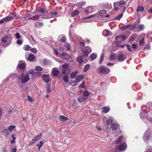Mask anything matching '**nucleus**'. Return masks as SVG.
Returning a JSON list of instances; mask_svg holds the SVG:
<instances>
[{"instance_id": "obj_1", "label": "nucleus", "mask_w": 152, "mask_h": 152, "mask_svg": "<svg viewBox=\"0 0 152 152\" xmlns=\"http://www.w3.org/2000/svg\"><path fill=\"white\" fill-rule=\"evenodd\" d=\"M147 105V106H143L142 107V111L140 114V117L142 119L145 118L152 123V118L148 117L147 112L146 111L148 109L150 113L152 114V104L151 102H148Z\"/></svg>"}, {"instance_id": "obj_2", "label": "nucleus", "mask_w": 152, "mask_h": 152, "mask_svg": "<svg viewBox=\"0 0 152 152\" xmlns=\"http://www.w3.org/2000/svg\"><path fill=\"white\" fill-rule=\"evenodd\" d=\"M125 141V138L124 136H120L115 141V143L116 144H118L121 142H123L120 143L119 145V149L120 151H122L126 150V148L127 145L126 143L124 142Z\"/></svg>"}, {"instance_id": "obj_3", "label": "nucleus", "mask_w": 152, "mask_h": 152, "mask_svg": "<svg viewBox=\"0 0 152 152\" xmlns=\"http://www.w3.org/2000/svg\"><path fill=\"white\" fill-rule=\"evenodd\" d=\"M18 81L21 83L27 82L30 80L29 74L28 73H22L18 77Z\"/></svg>"}, {"instance_id": "obj_4", "label": "nucleus", "mask_w": 152, "mask_h": 152, "mask_svg": "<svg viewBox=\"0 0 152 152\" xmlns=\"http://www.w3.org/2000/svg\"><path fill=\"white\" fill-rule=\"evenodd\" d=\"M125 4V2L123 0H121L119 2H115L114 4V8L113 10L117 11L120 10L122 7L124 9V11L125 10L126 8L124 5Z\"/></svg>"}, {"instance_id": "obj_5", "label": "nucleus", "mask_w": 152, "mask_h": 152, "mask_svg": "<svg viewBox=\"0 0 152 152\" xmlns=\"http://www.w3.org/2000/svg\"><path fill=\"white\" fill-rule=\"evenodd\" d=\"M38 12H40L42 13L41 16L43 17L44 18H49L50 17L48 15V14L47 11L45 8L42 7H39L37 9Z\"/></svg>"}, {"instance_id": "obj_6", "label": "nucleus", "mask_w": 152, "mask_h": 152, "mask_svg": "<svg viewBox=\"0 0 152 152\" xmlns=\"http://www.w3.org/2000/svg\"><path fill=\"white\" fill-rule=\"evenodd\" d=\"M99 73L106 75L110 71V69L108 67L103 66H99L97 69Z\"/></svg>"}, {"instance_id": "obj_7", "label": "nucleus", "mask_w": 152, "mask_h": 152, "mask_svg": "<svg viewBox=\"0 0 152 152\" xmlns=\"http://www.w3.org/2000/svg\"><path fill=\"white\" fill-rule=\"evenodd\" d=\"M1 41L4 43L7 42V44H5L4 47H6L10 45L12 42V38L10 36H5L1 38Z\"/></svg>"}, {"instance_id": "obj_8", "label": "nucleus", "mask_w": 152, "mask_h": 152, "mask_svg": "<svg viewBox=\"0 0 152 152\" xmlns=\"http://www.w3.org/2000/svg\"><path fill=\"white\" fill-rule=\"evenodd\" d=\"M151 137L150 131L149 129H147L145 132L143 136V139L144 142H147L150 140Z\"/></svg>"}, {"instance_id": "obj_9", "label": "nucleus", "mask_w": 152, "mask_h": 152, "mask_svg": "<svg viewBox=\"0 0 152 152\" xmlns=\"http://www.w3.org/2000/svg\"><path fill=\"white\" fill-rule=\"evenodd\" d=\"M82 50L83 53V56H87L92 51L91 48L89 46H86L82 50V48L81 49Z\"/></svg>"}, {"instance_id": "obj_10", "label": "nucleus", "mask_w": 152, "mask_h": 152, "mask_svg": "<svg viewBox=\"0 0 152 152\" xmlns=\"http://www.w3.org/2000/svg\"><path fill=\"white\" fill-rule=\"evenodd\" d=\"M119 127L120 126L117 123H112L111 125V128L113 131V133L114 134L115 131V132H116V131L119 129Z\"/></svg>"}, {"instance_id": "obj_11", "label": "nucleus", "mask_w": 152, "mask_h": 152, "mask_svg": "<svg viewBox=\"0 0 152 152\" xmlns=\"http://www.w3.org/2000/svg\"><path fill=\"white\" fill-rule=\"evenodd\" d=\"M114 118L112 117H109L108 118H107L106 120V124L108 127L110 125H112V123H113V122L114 121Z\"/></svg>"}, {"instance_id": "obj_12", "label": "nucleus", "mask_w": 152, "mask_h": 152, "mask_svg": "<svg viewBox=\"0 0 152 152\" xmlns=\"http://www.w3.org/2000/svg\"><path fill=\"white\" fill-rule=\"evenodd\" d=\"M60 57L62 59L65 60H69L70 58L69 55L66 53H64L60 55Z\"/></svg>"}, {"instance_id": "obj_13", "label": "nucleus", "mask_w": 152, "mask_h": 152, "mask_svg": "<svg viewBox=\"0 0 152 152\" xmlns=\"http://www.w3.org/2000/svg\"><path fill=\"white\" fill-rule=\"evenodd\" d=\"M42 78L44 81L47 83L50 81L49 76L48 75H43L42 76Z\"/></svg>"}, {"instance_id": "obj_14", "label": "nucleus", "mask_w": 152, "mask_h": 152, "mask_svg": "<svg viewBox=\"0 0 152 152\" xmlns=\"http://www.w3.org/2000/svg\"><path fill=\"white\" fill-rule=\"evenodd\" d=\"M18 66L20 69H23L25 67V64L24 61H20L19 62Z\"/></svg>"}, {"instance_id": "obj_15", "label": "nucleus", "mask_w": 152, "mask_h": 152, "mask_svg": "<svg viewBox=\"0 0 152 152\" xmlns=\"http://www.w3.org/2000/svg\"><path fill=\"white\" fill-rule=\"evenodd\" d=\"M84 78V76L83 75H78L76 76L75 79L76 80V81L77 82H78Z\"/></svg>"}, {"instance_id": "obj_16", "label": "nucleus", "mask_w": 152, "mask_h": 152, "mask_svg": "<svg viewBox=\"0 0 152 152\" xmlns=\"http://www.w3.org/2000/svg\"><path fill=\"white\" fill-rule=\"evenodd\" d=\"M103 34L105 36H111L112 34V33L107 30H105L103 31Z\"/></svg>"}, {"instance_id": "obj_17", "label": "nucleus", "mask_w": 152, "mask_h": 152, "mask_svg": "<svg viewBox=\"0 0 152 152\" xmlns=\"http://www.w3.org/2000/svg\"><path fill=\"white\" fill-rule=\"evenodd\" d=\"M72 39L73 41L77 42L82 40V38L80 37L78 35H76L75 37V38L73 39V38H72Z\"/></svg>"}, {"instance_id": "obj_18", "label": "nucleus", "mask_w": 152, "mask_h": 152, "mask_svg": "<svg viewBox=\"0 0 152 152\" xmlns=\"http://www.w3.org/2000/svg\"><path fill=\"white\" fill-rule=\"evenodd\" d=\"M107 13V12L104 10H100L99 12L98 15L102 18L104 17Z\"/></svg>"}, {"instance_id": "obj_19", "label": "nucleus", "mask_w": 152, "mask_h": 152, "mask_svg": "<svg viewBox=\"0 0 152 152\" xmlns=\"http://www.w3.org/2000/svg\"><path fill=\"white\" fill-rule=\"evenodd\" d=\"M43 23L42 22L37 21L34 23V26L36 27L41 28L43 26Z\"/></svg>"}, {"instance_id": "obj_20", "label": "nucleus", "mask_w": 152, "mask_h": 152, "mask_svg": "<svg viewBox=\"0 0 152 152\" xmlns=\"http://www.w3.org/2000/svg\"><path fill=\"white\" fill-rule=\"evenodd\" d=\"M93 11V8L91 6H89L87 7L85 10V12L87 13H91Z\"/></svg>"}, {"instance_id": "obj_21", "label": "nucleus", "mask_w": 152, "mask_h": 152, "mask_svg": "<svg viewBox=\"0 0 152 152\" xmlns=\"http://www.w3.org/2000/svg\"><path fill=\"white\" fill-rule=\"evenodd\" d=\"M87 98V97H85L84 96H82L78 97L77 99L79 102H82L85 101Z\"/></svg>"}, {"instance_id": "obj_22", "label": "nucleus", "mask_w": 152, "mask_h": 152, "mask_svg": "<svg viewBox=\"0 0 152 152\" xmlns=\"http://www.w3.org/2000/svg\"><path fill=\"white\" fill-rule=\"evenodd\" d=\"M125 59L124 55L122 54H120L118 58V60L121 61H123Z\"/></svg>"}, {"instance_id": "obj_23", "label": "nucleus", "mask_w": 152, "mask_h": 152, "mask_svg": "<svg viewBox=\"0 0 152 152\" xmlns=\"http://www.w3.org/2000/svg\"><path fill=\"white\" fill-rule=\"evenodd\" d=\"M145 26L143 24H140L139 25L138 27L137 28V29H138V31H142L144 30Z\"/></svg>"}, {"instance_id": "obj_24", "label": "nucleus", "mask_w": 152, "mask_h": 152, "mask_svg": "<svg viewBox=\"0 0 152 152\" xmlns=\"http://www.w3.org/2000/svg\"><path fill=\"white\" fill-rule=\"evenodd\" d=\"M102 111L104 113H107L109 112L110 110V108L108 107L105 106L102 109Z\"/></svg>"}, {"instance_id": "obj_25", "label": "nucleus", "mask_w": 152, "mask_h": 152, "mask_svg": "<svg viewBox=\"0 0 152 152\" xmlns=\"http://www.w3.org/2000/svg\"><path fill=\"white\" fill-rule=\"evenodd\" d=\"M97 56L96 54L94 53H93L91 54L90 56V58L91 61H93L94 60L96 59L97 58Z\"/></svg>"}, {"instance_id": "obj_26", "label": "nucleus", "mask_w": 152, "mask_h": 152, "mask_svg": "<svg viewBox=\"0 0 152 152\" xmlns=\"http://www.w3.org/2000/svg\"><path fill=\"white\" fill-rule=\"evenodd\" d=\"M34 58L35 56L34 55L30 54L28 56L27 60L29 61H32L34 59Z\"/></svg>"}, {"instance_id": "obj_27", "label": "nucleus", "mask_w": 152, "mask_h": 152, "mask_svg": "<svg viewBox=\"0 0 152 152\" xmlns=\"http://www.w3.org/2000/svg\"><path fill=\"white\" fill-rule=\"evenodd\" d=\"M131 27V26L130 25H127L124 26L123 27H121V29L122 31H124L127 29Z\"/></svg>"}, {"instance_id": "obj_28", "label": "nucleus", "mask_w": 152, "mask_h": 152, "mask_svg": "<svg viewBox=\"0 0 152 152\" xmlns=\"http://www.w3.org/2000/svg\"><path fill=\"white\" fill-rule=\"evenodd\" d=\"M59 119L61 121H65L68 119V118L63 115H61L59 117Z\"/></svg>"}, {"instance_id": "obj_29", "label": "nucleus", "mask_w": 152, "mask_h": 152, "mask_svg": "<svg viewBox=\"0 0 152 152\" xmlns=\"http://www.w3.org/2000/svg\"><path fill=\"white\" fill-rule=\"evenodd\" d=\"M126 36L124 35H118L115 37V40H116L118 39H119L120 38H121L124 40V39L126 38Z\"/></svg>"}, {"instance_id": "obj_30", "label": "nucleus", "mask_w": 152, "mask_h": 152, "mask_svg": "<svg viewBox=\"0 0 152 152\" xmlns=\"http://www.w3.org/2000/svg\"><path fill=\"white\" fill-rule=\"evenodd\" d=\"M52 72L54 76H57L59 73V71L55 69H53L52 70Z\"/></svg>"}, {"instance_id": "obj_31", "label": "nucleus", "mask_w": 152, "mask_h": 152, "mask_svg": "<svg viewBox=\"0 0 152 152\" xmlns=\"http://www.w3.org/2000/svg\"><path fill=\"white\" fill-rule=\"evenodd\" d=\"M137 37V35L136 34H134L132 35L130 37L129 42H133Z\"/></svg>"}, {"instance_id": "obj_32", "label": "nucleus", "mask_w": 152, "mask_h": 152, "mask_svg": "<svg viewBox=\"0 0 152 152\" xmlns=\"http://www.w3.org/2000/svg\"><path fill=\"white\" fill-rule=\"evenodd\" d=\"M77 61L80 64L83 62V56H79L77 58Z\"/></svg>"}, {"instance_id": "obj_33", "label": "nucleus", "mask_w": 152, "mask_h": 152, "mask_svg": "<svg viewBox=\"0 0 152 152\" xmlns=\"http://www.w3.org/2000/svg\"><path fill=\"white\" fill-rule=\"evenodd\" d=\"M40 16H41V15H36L32 17L29 18L28 19V20H35L36 19Z\"/></svg>"}, {"instance_id": "obj_34", "label": "nucleus", "mask_w": 152, "mask_h": 152, "mask_svg": "<svg viewBox=\"0 0 152 152\" xmlns=\"http://www.w3.org/2000/svg\"><path fill=\"white\" fill-rule=\"evenodd\" d=\"M13 17L11 16H7L3 18V20L5 21H8L12 20Z\"/></svg>"}, {"instance_id": "obj_35", "label": "nucleus", "mask_w": 152, "mask_h": 152, "mask_svg": "<svg viewBox=\"0 0 152 152\" xmlns=\"http://www.w3.org/2000/svg\"><path fill=\"white\" fill-rule=\"evenodd\" d=\"M78 73V72L77 71H75L73 72H72L70 74V77L71 78H74L75 77L76 75Z\"/></svg>"}, {"instance_id": "obj_36", "label": "nucleus", "mask_w": 152, "mask_h": 152, "mask_svg": "<svg viewBox=\"0 0 152 152\" xmlns=\"http://www.w3.org/2000/svg\"><path fill=\"white\" fill-rule=\"evenodd\" d=\"M70 44L69 43L66 42L65 43V47L68 50H70Z\"/></svg>"}, {"instance_id": "obj_37", "label": "nucleus", "mask_w": 152, "mask_h": 152, "mask_svg": "<svg viewBox=\"0 0 152 152\" xmlns=\"http://www.w3.org/2000/svg\"><path fill=\"white\" fill-rule=\"evenodd\" d=\"M43 144V142L42 141H40L39 142V143L37 145V146L38 147L39 150H40Z\"/></svg>"}, {"instance_id": "obj_38", "label": "nucleus", "mask_w": 152, "mask_h": 152, "mask_svg": "<svg viewBox=\"0 0 152 152\" xmlns=\"http://www.w3.org/2000/svg\"><path fill=\"white\" fill-rule=\"evenodd\" d=\"M104 54L103 53H102L100 56V59L99 61V64H102V62L104 58Z\"/></svg>"}, {"instance_id": "obj_39", "label": "nucleus", "mask_w": 152, "mask_h": 152, "mask_svg": "<svg viewBox=\"0 0 152 152\" xmlns=\"http://www.w3.org/2000/svg\"><path fill=\"white\" fill-rule=\"evenodd\" d=\"M79 13V12L77 10H76L71 14V15L72 17H74L78 15Z\"/></svg>"}, {"instance_id": "obj_40", "label": "nucleus", "mask_w": 152, "mask_h": 152, "mask_svg": "<svg viewBox=\"0 0 152 152\" xmlns=\"http://www.w3.org/2000/svg\"><path fill=\"white\" fill-rule=\"evenodd\" d=\"M90 65L89 64H86L84 68L83 71L85 72H86L88 70L90 67Z\"/></svg>"}, {"instance_id": "obj_41", "label": "nucleus", "mask_w": 152, "mask_h": 152, "mask_svg": "<svg viewBox=\"0 0 152 152\" xmlns=\"http://www.w3.org/2000/svg\"><path fill=\"white\" fill-rule=\"evenodd\" d=\"M144 10V8L142 6H138L137 7V12H140Z\"/></svg>"}, {"instance_id": "obj_42", "label": "nucleus", "mask_w": 152, "mask_h": 152, "mask_svg": "<svg viewBox=\"0 0 152 152\" xmlns=\"http://www.w3.org/2000/svg\"><path fill=\"white\" fill-rule=\"evenodd\" d=\"M41 136L42 134H39L35 136L34 138V140H35V141H37L38 140H39L40 139V138L41 137Z\"/></svg>"}, {"instance_id": "obj_43", "label": "nucleus", "mask_w": 152, "mask_h": 152, "mask_svg": "<svg viewBox=\"0 0 152 152\" xmlns=\"http://www.w3.org/2000/svg\"><path fill=\"white\" fill-rule=\"evenodd\" d=\"M15 128L14 126L11 125L8 127V129L10 132L13 131Z\"/></svg>"}, {"instance_id": "obj_44", "label": "nucleus", "mask_w": 152, "mask_h": 152, "mask_svg": "<svg viewBox=\"0 0 152 152\" xmlns=\"http://www.w3.org/2000/svg\"><path fill=\"white\" fill-rule=\"evenodd\" d=\"M89 92L87 90H85L84 91L83 95L84 96H87L89 95Z\"/></svg>"}, {"instance_id": "obj_45", "label": "nucleus", "mask_w": 152, "mask_h": 152, "mask_svg": "<svg viewBox=\"0 0 152 152\" xmlns=\"http://www.w3.org/2000/svg\"><path fill=\"white\" fill-rule=\"evenodd\" d=\"M15 37L17 39H20V37L21 35L18 32H17L14 35Z\"/></svg>"}, {"instance_id": "obj_46", "label": "nucleus", "mask_w": 152, "mask_h": 152, "mask_svg": "<svg viewBox=\"0 0 152 152\" xmlns=\"http://www.w3.org/2000/svg\"><path fill=\"white\" fill-rule=\"evenodd\" d=\"M69 66V64L67 63H64L62 65V67L64 69H67Z\"/></svg>"}, {"instance_id": "obj_47", "label": "nucleus", "mask_w": 152, "mask_h": 152, "mask_svg": "<svg viewBox=\"0 0 152 152\" xmlns=\"http://www.w3.org/2000/svg\"><path fill=\"white\" fill-rule=\"evenodd\" d=\"M63 79L65 83H67L69 82V79L67 75L64 76L63 77Z\"/></svg>"}, {"instance_id": "obj_48", "label": "nucleus", "mask_w": 152, "mask_h": 152, "mask_svg": "<svg viewBox=\"0 0 152 152\" xmlns=\"http://www.w3.org/2000/svg\"><path fill=\"white\" fill-rule=\"evenodd\" d=\"M15 75L14 74H12L9 75V77H7L6 79H5V80L4 81V82L5 81V82H7L10 78L14 76Z\"/></svg>"}, {"instance_id": "obj_49", "label": "nucleus", "mask_w": 152, "mask_h": 152, "mask_svg": "<svg viewBox=\"0 0 152 152\" xmlns=\"http://www.w3.org/2000/svg\"><path fill=\"white\" fill-rule=\"evenodd\" d=\"M61 38L60 39V40L62 42H64L66 40V38L64 36L62 35L61 36Z\"/></svg>"}, {"instance_id": "obj_50", "label": "nucleus", "mask_w": 152, "mask_h": 152, "mask_svg": "<svg viewBox=\"0 0 152 152\" xmlns=\"http://www.w3.org/2000/svg\"><path fill=\"white\" fill-rule=\"evenodd\" d=\"M51 14L53 17H57V16L58 12L56 11H52Z\"/></svg>"}, {"instance_id": "obj_51", "label": "nucleus", "mask_w": 152, "mask_h": 152, "mask_svg": "<svg viewBox=\"0 0 152 152\" xmlns=\"http://www.w3.org/2000/svg\"><path fill=\"white\" fill-rule=\"evenodd\" d=\"M145 152H152V147L150 146L148 147Z\"/></svg>"}, {"instance_id": "obj_52", "label": "nucleus", "mask_w": 152, "mask_h": 152, "mask_svg": "<svg viewBox=\"0 0 152 152\" xmlns=\"http://www.w3.org/2000/svg\"><path fill=\"white\" fill-rule=\"evenodd\" d=\"M23 48L26 51H28L31 49L30 46L28 45L24 46Z\"/></svg>"}, {"instance_id": "obj_53", "label": "nucleus", "mask_w": 152, "mask_h": 152, "mask_svg": "<svg viewBox=\"0 0 152 152\" xmlns=\"http://www.w3.org/2000/svg\"><path fill=\"white\" fill-rule=\"evenodd\" d=\"M35 69L36 71H42V68L40 66H37L35 68Z\"/></svg>"}, {"instance_id": "obj_54", "label": "nucleus", "mask_w": 152, "mask_h": 152, "mask_svg": "<svg viewBox=\"0 0 152 152\" xmlns=\"http://www.w3.org/2000/svg\"><path fill=\"white\" fill-rule=\"evenodd\" d=\"M116 57V55L115 54H111L110 56V58L111 60H113Z\"/></svg>"}, {"instance_id": "obj_55", "label": "nucleus", "mask_w": 152, "mask_h": 152, "mask_svg": "<svg viewBox=\"0 0 152 152\" xmlns=\"http://www.w3.org/2000/svg\"><path fill=\"white\" fill-rule=\"evenodd\" d=\"M30 51L34 53H36L37 52V50L36 48H31Z\"/></svg>"}, {"instance_id": "obj_56", "label": "nucleus", "mask_w": 152, "mask_h": 152, "mask_svg": "<svg viewBox=\"0 0 152 152\" xmlns=\"http://www.w3.org/2000/svg\"><path fill=\"white\" fill-rule=\"evenodd\" d=\"M36 141L35 140H34V138L32 139V140L30 141L29 145H31L33 144H34Z\"/></svg>"}, {"instance_id": "obj_57", "label": "nucleus", "mask_w": 152, "mask_h": 152, "mask_svg": "<svg viewBox=\"0 0 152 152\" xmlns=\"http://www.w3.org/2000/svg\"><path fill=\"white\" fill-rule=\"evenodd\" d=\"M123 15V14H121L115 18V20H120V19L122 17Z\"/></svg>"}, {"instance_id": "obj_58", "label": "nucleus", "mask_w": 152, "mask_h": 152, "mask_svg": "<svg viewBox=\"0 0 152 152\" xmlns=\"http://www.w3.org/2000/svg\"><path fill=\"white\" fill-rule=\"evenodd\" d=\"M126 46L127 48V49L129 51H132V48L130 46V45H129V44H127L126 45Z\"/></svg>"}, {"instance_id": "obj_59", "label": "nucleus", "mask_w": 152, "mask_h": 152, "mask_svg": "<svg viewBox=\"0 0 152 152\" xmlns=\"http://www.w3.org/2000/svg\"><path fill=\"white\" fill-rule=\"evenodd\" d=\"M97 16V15L96 14H94V15H91L89 16L88 17L83 18V19H88V18H91L93 17H96Z\"/></svg>"}, {"instance_id": "obj_60", "label": "nucleus", "mask_w": 152, "mask_h": 152, "mask_svg": "<svg viewBox=\"0 0 152 152\" xmlns=\"http://www.w3.org/2000/svg\"><path fill=\"white\" fill-rule=\"evenodd\" d=\"M27 99L30 102H32L33 101L32 98L29 96H27Z\"/></svg>"}, {"instance_id": "obj_61", "label": "nucleus", "mask_w": 152, "mask_h": 152, "mask_svg": "<svg viewBox=\"0 0 152 152\" xmlns=\"http://www.w3.org/2000/svg\"><path fill=\"white\" fill-rule=\"evenodd\" d=\"M16 43L18 45H21L22 44L23 42L20 40L18 39Z\"/></svg>"}, {"instance_id": "obj_62", "label": "nucleus", "mask_w": 152, "mask_h": 152, "mask_svg": "<svg viewBox=\"0 0 152 152\" xmlns=\"http://www.w3.org/2000/svg\"><path fill=\"white\" fill-rule=\"evenodd\" d=\"M137 44H133L132 45V48L134 49H136L137 48Z\"/></svg>"}, {"instance_id": "obj_63", "label": "nucleus", "mask_w": 152, "mask_h": 152, "mask_svg": "<svg viewBox=\"0 0 152 152\" xmlns=\"http://www.w3.org/2000/svg\"><path fill=\"white\" fill-rule=\"evenodd\" d=\"M77 82L75 81H73L72 83V86H75L77 85Z\"/></svg>"}, {"instance_id": "obj_64", "label": "nucleus", "mask_w": 152, "mask_h": 152, "mask_svg": "<svg viewBox=\"0 0 152 152\" xmlns=\"http://www.w3.org/2000/svg\"><path fill=\"white\" fill-rule=\"evenodd\" d=\"M85 82H83L81 84L80 86L82 88H85V86H84V85L85 84Z\"/></svg>"}]
</instances>
